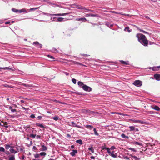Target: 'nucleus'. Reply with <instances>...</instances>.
<instances>
[{"label":"nucleus","mask_w":160,"mask_h":160,"mask_svg":"<svg viewBox=\"0 0 160 160\" xmlns=\"http://www.w3.org/2000/svg\"><path fill=\"white\" fill-rule=\"evenodd\" d=\"M136 37L138 38V41L144 46H148V41L146 37L141 33H138L136 35Z\"/></svg>","instance_id":"nucleus-1"},{"label":"nucleus","mask_w":160,"mask_h":160,"mask_svg":"<svg viewBox=\"0 0 160 160\" xmlns=\"http://www.w3.org/2000/svg\"><path fill=\"white\" fill-rule=\"evenodd\" d=\"M70 13L67 12L64 13H59V14H49L48 13H46L45 14L46 15H49L50 16H65L67 15H68Z\"/></svg>","instance_id":"nucleus-2"},{"label":"nucleus","mask_w":160,"mask_h":160,"mask_svg":"<svg viewBox=\"0 0 160 160\" xmlns=\"http://www.w3.org/2000/svg\"><path fill=\"white\" fill-rule=\"evenodd\" d=\"M133 84L137 87H140L142 85V82L139 80H135L133 83Z\"/></svg>","instance_id":"nucleus-3"},{"label":"nucleus","mask_w":160,"mask_h":160,"mask_svg":"<svg viewBox=\"0 0 160 160\" xmlns=\"http://www.w3.org/2000/svg\"><path fill=\"white\" fill-rule=\"evenodd\" d=\"M82 88L84 90L86 91L90 92L92 90L91 88L86 85H83L82 86Z\"/></svg>","instance_id":"nucleus-4"},{"label":"nucleus","mask_w":160,"mask_h":160,"mask_svg":"<svg viewBox=\"0 0 160 160\" xmlns=\"http://www.w3.org/2000/svg\"><path fill=\"white\" fill-rule=\"evenodd\" d=\"M132 121L133 122L135 123L138 122L141 124H147V122H146L142 121L141 120H132Z\"/></svg>","instance_id":"nucleus-5"},{"label":"nucleus","mask_w":160,"mask_h":160,"mask_svg":"<svg viewBox=\"0 0 160 160\" xmlns=\"http://www.w3.org/2000/svg\"><path fill=\"white\" fill-rule=\"evenodd\" d=\"M87 114H98L99 112H96L95 111H91L90 110H85Z\"/></svg>","instance_id":"nucleus-6"},{"label":"nucleus","mask_w":160,"mask_h":160,"mask_svg":"<svg viewBox=\"0 0 160 160\" xmlns=\"http://www.w3.org/2000/svg\"><path fill=\"white\" fill-rule=\"evenodd\" d=\"M78 151L76 150H73L72 152H70V154L72 157L74 156L75 154L78 153Z\"/></svg>","instance_id":"nucleus-7"},{"label":"nucleus","mask_w":160,"mask_h":160,"mask_svg":"<svg viewBox=\"0 0 160 160\" xmlns=\"http://www.w3.org/2000/svg\"><path fill=\"white\" fill-rule=\"evenodd\" d=\"M154 78L158 81L160 80V74H155L154 76Z\"/></svg>","instance_id":"nucleus-8"},{"label":"nucleus","mask_w":160,"mask_h":160,"mask_svg":"<svg viewBox=\"0 0 160 160\" xmlns=\"http://www.w3.org/2000/svg\"><path fill=\"white\" fill-rule=\"evenodd\" d=\"M152 108L157 111H160V108L158 106L156 105H153Z\"/></svg>","instance_id":"nucleus-9"},{"label":"nucleus","mask_w":160,"mask_h":160,"mask_svg":"<svg viewBox=\"0 0 160 160\" xmlns=\"http://www.w3.org/2000/svg\"><path fill=\"white\" fill-rule=\"evenodd\" d=\"M76 8L78 9H86V8L83 7H82L80 5H77L76 6Z\"/></svg>","instance_id":"nucleus-10"},{"label":"nucleus","mask_w":160,"mask_h":160,"mask_svg":"<svg viewBox=\"0 0 160 160\" xmlns=\"http://www.w3.org/2000/svg\"><path fill=\"white\" fill-rule=\"evenodd\" d=\"M28 10H27L25 8H23L21 10H19V12L20 13L22 12H27Z\"/></svg>","instance_id":"nucleus-11"},{"label":"nucleus","mask_w":160,"mask_h":160,"mask_svg":"<svg viewBox=\"0 0 160 160\" xmlns=\"http://www.w3.org/2000/svg\"><path fill=\"white\" fill-rule=\"evenodd\" d=\"M105 25L109 27V28H112L113 26V25L112 24H110V23L109 22H106L105 23Z\"/></svg>","instance_id":"nucleus-12"},{"label":"nucleus","mask_w":160,"mask_h":160,"mask_svg":"<svg viewBox=\"0 0 160 160\" xmlns=\"http://www.w3.org/2000/svg\"><path fill=\"white\" fill-rule=\"evenodd\" d=\"M22 85L28 88L32 87L33 86L31 84H26L24 83H22Z\"/></svg>","instance_id":"nucleus-13"},{"label":"nucleus","mask_w":160,"mask_h":160,"mask_svg":"<svg viewBox=\"0 0 160 160\" xmlns=\"http://www.w3.org/2000/svg\"><path fill=\"white\" fill-rule=\"evenodd\" d=\"M47 148L44 145H43L42 146V148H41L40 150L42 151H45L47 150Z\"/></svg>","instance_id":"nucleus-14"},{"label":"nucleus","mask_w":160,"mask_h":160,"mask_svg":"<svg viewBox=\"0 0 160 160\" xmlns=\"http://www.w3.org/2000/svg\"><path fill=\"white\" fill-rule=\"evenodd\" d=\"M112 12L113 13H114L121 14V15H125V16H129V14H123L122 12L118 13V12H116L115 11H112Z\"/></svg>","instance_id":"nucleus-15"},{"label":"nucleus","mask_w":160,"mask_h":160,"mask_svg":"<svg viewBox=\"0 0 160 160\" xmlns=\"http://www.w3.org/2000/svg\"><path fill=\"white\" fill-rule=\"evenodd\" d=\"M76 20L78 21H86L87 20L85 18H77Z\"/></svg>","instance_id":"nucleus-16"},{"label":"nucleus","mask_w":160,"mask_h":160,"mask_svg":"<svg viewBox=\"0 0 160 160\" xmlns=\"http://www.w3.org/2000/svg\"><path fill=\"white\" fill-rule=\"evenodd\" d=\"M132 143H133V144H134V145H139V146H142V143H141V142H136V141H135L133 142H132Z\"/></svg>","instance_id":"nucleus-17"},{"label":"nucleus","mask_w":160,"mask_h":160,"mask_svg":"<svg viewBox=\"0 0 160 160\" xmlns=\"http://www.w3.org/2000/svg\"><path fill=\"white\" fill-rule=\"evenodd\" d=\"M120 62H121V63L122 64H125V65H129V64L128 61L126 62V61H124L123 60H121L120 61Z\"/></svg>","instance_id":"nucleus-18"},{"label":"nucleus","mask_w":160,"mask_h":160,"mask_svg":"<svg viewBox=\"0 0 160 160\" xmlns=\"http://www.w3.org/2000/svg\"><path fill=\"white\" fill-rule=\"evenodd\" d=\"M9 109L12 112H15L17 111V110L15 109H13L12 106H10L9 107Z\"/></svg>","instance_id":"nucleus-19"},{"label":"nucleus","mask_w":160,"mask_h":160,"mask_svg":"<svg viewBox=\"0 0 160 160\" xmlns=\"http://www.w3.org/2000/svg\"><path fill=\"white\" fill-rule=\"evenodd\" d=\"M10 151L12 153H17V152L16 151H15L12 148L10 149Z\"/></svg>","instance_id":"nucleus-20"},{"label":"nucleus","mask_w":160,"mask_h":160,"mask_svg":"<svg viewBox=\"0 0 160 160\" xmlns=\"http://www.w3.org/2000/svg\"><path fill=\"white\" fill-rule=\"evenodd\" d=\"M121 136L122 137V138H126L127 139L129 138V137L128 136H126L125 135L124 133L122 134L121 135Z\"/></svg>","instance_id":"nucleus-21"},{"label":"nucleus","mask_w":160,"mask_h":160,"mask_svg":"<svg viewBox=\"0 0 160 160\" xmlns=\"http://www.w3.org/2000/svg\"><path fill=\"white\" fill-rule=\"evenodd\" d=\"M124 30L125 31H127L128 32H131V30L129 29V27H126Z\"/></svg>","instance_id":"nucleus-22"},{"label":"nucleus","mask_w":160,"mask_h":160,"mask_svg":"<svg viewBox=\"0 0 160 160\" xmlns=\"http://www.w3.org/2000/svg\"><path fill=\"white\" fill-rule=\"evenodd\" d=\"M129 128L130 129V131L135 130V127L133 126H131L129 127Z\"/></svg>","instance_id":"nucleus-23"},{"label":"nucleus","mask_w":160,"mask_h":160,"mask_svg":"<svg viewBox=\"0 0 160 160\" xmlns=\"http://www.w3.org/2000/svg\"><path fill=\"white\" fill-rule=\"evenodd\" d=\"M33 44L35 45H39L40 46L39 48H42V45L39 44L38 42L36 41L33 42Z\"/></svg>","instance_id":"nucleus-24"},{"label":"nucleus","mask_w":160,"mask_h":160,"mask_svg":"<svg viewBox=\"0 0 160 160\" xmlns=\"http://www.w3.org/2000/svg\"><path fill=\"white\" fill-rule=\"evenodd\" d=\"M36 125L37 126L41 128H44V126L42 125V124H41L39 123H37L36 124Z\"/></svg>","instance_id":"nucleus-25"},{"label":"nucleus","mask_w":160,"mask_h":160,"mask_svg":"<svg viewBox=\"0 0 160 160\" xmlns=\"http://www.w3.org/2000/svg\"><path fill=\"white\" fill-rule=\"evenodd\" d=\"M71 123L72 124V126L73 127H78V128H80V126L76 125V123L74 122H72Z\"/></svg>","instance_id":"nucleus-26"},{"label":"nucleus","mask_w":160,"mask_h":160,"mask_svg":"<svg viewBox=\"0 0 160 160\" xmlns=\"http://www.w3.org/2000/svg\"><path fill=\"white\" fill-rule=\"evenodd\" d=\"M64 18H58L57 21L58 22H61L63 21Z\"/></svg>","instance_id":"nucleus-27"},{"label":"nucleus","mask_w":160,"mask_h":160,"mask_svg":"<svg viewBox=\"0 0 160 160\" xmlns=\"http://www.w3.org/2000/svg\"><path fill=\"white\" fill-rule=\"evenodd\" d=\"M76 142L77 143H79V144L81 145L82 144V140L81 139H79L76 140Z\"/></svg>","instance_id":"nucleus-28"},{"label":"nucleus","mask_w":160,"mask_h":160,"mask_svg":"<svg viewBox=\"0 0 160 160\" xmlns=\"http://www.w3.org/2000/svg\"><path fill=\"white\" fill-rule=\"evenodd\" d=\"M14 156L13 155H12L11 157H10L9 159V160H15Z\"/></svg>","instance_id":"nucleus-29"},{"label":"nucleus","mask_w":160,"mask_h":160,"mask_svg":"<svg viewBox=\"0 0 160 160\" xmlns=\"http://www.w3.org/2000/svg\"><path fill=\"white\" fill-rule=\"evenodd\" d=\"M110 154L111 156L113 158H116L117 157V155L114 153V151H113L112 153H111Z\"/></svg>","instance_id":"nucleus-30"},{"label":"nucleus","mask_w":160,"mask_h":160,"mask_svg":"<svg viewBox=\"0 0 160 160\" xmlns=\"http://www.w3.org/2000/svg\"><path fill=\"white\" fill-rule=\"evenodd\" d=\"M10 147L13 148V147L12 146H10V145H9L8 144H6V145H5V148L6 149H9V148Z\"/></svg>","instance_id":"nucleus-31"},{"label":"nucleus","mask_w":160,"mask_h":160,"mask_svg":"<svg viewBox=\"0 0 160 160\" xmlns=\"http://www.w3.org/2000/svg\"><path fill=\"white\" fill-rule=\"evenodd\" d=\"M1 69H3L4 70L8 69L12 70V69L9 67H5V68H0V70Z\"/></svg>","instance_id":"nucleus-32"},{"label":"nucleus","mask_w":160,"mask_h":160,"mask_svg":"<svg viewBox=\"0 0 160 160\" xmlns=\"http://www.w3.org/2000/svg\"><path fill=\"white\" fill-rule=\"evenodd\" d=\"M88 149L89 150H90L92 153L94 152V150L92 147L89 148Z\"/></svg>","instance_id":"nucleus-33"},{"label":"nucleus","mask_w":160,"mask_h":160,"mask_svg":"<svg viewBox=\"0 0 160 160\" xmlns=\"http://www.w3.org/2000/svg\"><path fill=\"white\" fill-rule=\"evenodd\" d=\"M78 84L79 86H83L84 85L83 83L82 82H81V81H79L78 82Z\"/></svg>","instance_id":"nucleus-34"},{"label":"nucleus","mask_w":160,"mask_h":160,"mask_svg":"<svg viewBox=\"0 0 160 160\" xmlns=\"http://www.w3.org/2000/svg\"><path fill=\"white\" fill-rule=\"evenodd\" d=\"M93 131H94V134L95 135H97V136H98L99 135L98 133V132L97 131V130H96V128H94Z\"/></svg>","instance_id":"nucleus-35"},{"label":"nucleus","mask_w":160,"mask_h":160,"mask_svg":"<svg viewBox=\"0 0 160 160\" xmlns=\"http://www.w3.org/2000/svg\"><path fill=\"white\" fill-rule=\"evenodd\" d=\"M86 128H89L90 129H91L93 128V127L91 125H87L86 126Z\"/></svg>","instance_id":"nucleus-36"},{"label":"nucleus","mask_w":160,"mask_h":160,"mask_svg":"<svg viewBox=\"0 0 160 160\" xmlns=\"http://www.w3.org/2000/svg\"><path fill=\"white\" fill-rule=\"evenodd\" d=\"M12 10L14 12H19V10L15 8H13L12 9Z\"/></svg>","instance_id":"nucleus-37"},{"label":"nucleus","mask_w":160,"mask_h":160,"mask_svg":"<svg viewBox=\"0 0 160 160\" xmlns=\"http://www.w3.org/2000/svg\"><path fill=\"white\" fill-rule=\"evenodd\" d=\"M0 151L2 152H4L5 151L4 148L3 147H0Z\"/></svg>","instance_id":"nucleus-38"},{"label":"nucleus","mask_w":160,"mask_h":160,"mask_svg":"<svg viewBox=\"0 0 160 160\" xmlns=\"http://www.w3.org/2000/svg\"><path fill=\"white\" fill-rule=\"evenodd\" d=\"M132 157L134 159H135L136 160H139L140 159L139 158H138L136 156H132Z\"/></svg>","instance_id":"nucleus-39"},{"label":"nucleus","mask_w":160,"mask_h":160,"mask_svg":"<svg viewBox=\"0 0 160 160\" xmlns=\"http://www.w3.org/2000/svg\"><path fill=\"white\" fill-rule=\"evenodd\" d=\"M39 8H32L30 9V11H32L33 10H37Z\"/></svg>","instance_id":"nucleus-40"},{"label":"nucleus","mask_w":160,"mask_h":160,"mask_svg":"<svg viewBox=\"0 0 160 160\" xmlns=\"http://www.w3.org/2000/svg\"><path fill=\"white\" fill-rule=\"evenodd\" d=\"M39 155L41 156H45L46 155V153L45 152H41Z\"/></svg>","instance_id":"nucleus-41"},{"label":"nucleus","mask_w":160,"mask_h":160,"mask_svg":"<svg viewBox=\"0 0 160 160\" xmlns=\"http://www.w3.org/2000/svg\"><path fill=\"white\" fill-rule=\"evenodd\" d=\"M54 101H55V102H58V103H61V104H65V103H64V102H60V101H58V100H54Z\"/></svg>","instance_id":"nucleus-42"},{"label":"nucleus","mask_w":160,"mask_h":160,"mask_svg":"<svg viewBox=\"0 0 160 160\" xmlns=\"http://www.w3.org/2000/svg\"><path fill=\"white\" fill-rule=\"evenodd\" d=\"M110 148H106V150H107L108 153H109V154H110L111 153V152L110 151Z\"/></svg>","instance_id":"nucleus-43"},{"label":"nucleus","mask_w":160,"mask_h":160,"mask_svg":"<svg viewBox=\"0 0 160 160\" xmlns=\"http://www.w3.org/2000/svg\"><path fill=\"white\" fill-rule=\"evenodd\" d=\"M139 30L140 31V32H142L144 33H148L147 32H146L143 30H142L141 29H139Z\"/></svg>","instance_id":"nucleus-44"},{"label":"nucleus","mask_w":160,"mask_h":160,"mask_svg":"<svg viewBox=\"0 0 160 160\" xmlns=\"http://www.w3.org/2000/svg\"><path fill=\"white\" fill-rule=\"evenodd\" d=\"M72 82L74 83V84H76V79H74V78H73L72 79Z\"/></svg>","instance_id":"nucleus-45"},{"label":"nucleus","mask_w":160,"mask_h":160,"mask_svg":"<svg viewBox=\"0 0 160 160\" xmlns=\"http://www.w3.org/2000/svg\"><path fill=\"white\" fill-rule=\"evenodd\" d=\"M36 135H34L33 134H31L30 135V137L32 138H35Z\"/></svg>","instance_id":"nucleus-46"},{"label":"nucleus","mask_w":160,"mask_h":160,"mask_svg":"<svg viewBox=\"0 0 160 160\" xmlns=\"http://www.w3.org/2000/svg\"><path fill=\"white\" fill-rule=\"evenodd\" d=\"M39 154H36L34 155V157L35 158H38L39 157Z\"/></svg>","instance_id":"nucleus-47"},{"label":"nucleus","mask_w":160,"mask_h":160,"mask_svg":"<svg viewBox=\"0 0 160 160\" xmlns=\"http://www.w3.org/2000/svg\"><path fill=\"white\" fill-rule=\"evenodd\" d=\"M53 119L54 120H56V121H57V120H58V117H53Z\"/></svg>","instance_id":"nucleus-48"},{"label":"nucleus","mask_w":160,"mask_h":160,"mask_svg":"<svg viewBox=\"0 0 160 160\" xmlns=\"http://www.w3.org/2000/svg\"><path fill=\"white\" fill-rule=\"evenodd\" d=\"M5 87H8V88H13V86H9L8 85H7L6 86H5Z\"/></svg>","instance_id":"nucleus-49"},{"label":"nucleus","mask_w":160,"mask_h":160,"mask_svg":"<svg viewBox=\"0 0 160 160\" xmlns=\"http://www.w3.org/2000/svg\"><path fill=\"white\" fill-rule=\"evenodd\" d=\"M129 150H131L132 151H134V152L136 151V150L134 148H129Z\"/></svg>","instance_id":"nucleus-50"},{"label":"nucleus","mask_w":160,"mask_h":160,"mask_svg":"<svg viewBox=\"0 0 160 160\" xmlns=\"http://www.w3.org/2000/svg\"><path fill=\"white\" fill-rule=\"evenodd\" d=\"M97 15L96 14H91L90 16L91 17H96L97 16Z\"/></svg>","instance_id":"nucleus-51"},{"label":"nucleus","mask_w":160,"mask_h":160,"mask_svg":"<svg viewBox=\"0 0 160 160\" xmlns=\"http://www.w3.org/2000/svg\"><path fill=\"white\" fill-rule=\"evenodd\" d=\"M110 149L113 150L115 148V147L114 146H112L110 148Z\"/></svg>","instance_id":"nucleus-52"},{"label":"nucleus","mask_w":160,"mask_h":160,"mask_svg":"<svg viewBox=\"0 0 160 160\" xmlns=\"http://www.w3.org/2000/svg\"><path fill=\"white\" fill-rule=\"evenodd\" d=\"M48 57H50V58H51V59H54V58H53V57L52 56H50L49 55H48Z\"/></svg>","instance_id":"nucleus-53"},{"label":"nucleus","mask_w":160,"mask_h":160,"mask_svg":"<svg viewBox=\"0 0 160 160\" xmlns=\"http://www.w3.org/2000/svg\"><path fill=\"white\" fill-rule=\"evenodd\" d=\"M30 117L32 118H34L35 117V115L34 114H32L30 116Z\"/></svg>","instance_id":"nucleus-54"},{"label":"nucleus","mask_w":160,"mask_h":160,"mask_svg":"<svg viewBox=\"0 0 160 160\" xmlns=\"http://www.w3.org/2000/svg\"><path fill=\"white\" fill-rule=\"evenodd\" d=\"M74 63L75 64H79L80 65H81L82 64L81 63H79V62H78L76 61H74Z\"/></svg>","instance_id":"nucleus-55"},{"label":"nucleus","mask_w":160,"mask_h":160,"mask_svg":"<svg viewBox=\"0 0 160 160\" xmlns=\"http://www.w3.org/2000/svg\"><path fill=\"white\" fill-rule=\"evenodd\" d=\"M56 19V18L54 17H52L51 18V19L52 20H54L55 19Z\"/></svg>","instance_id":"nucleus-56"},{"label":"nucleus","mask_w":160,"mask_h":160,"mask_svg":"<svg viewBox=\"0 0 160 160\" xmlns=\"http://www.w3.org/2000/svg\"><path fill=\"white\" fill-rule=\"evenodd\" d=\"M107 148L106 147H104L103 146H102V149L103 150L104 149H106V148Z\"/></svg>","instance_id":"nucleus-57"},{"label":"nucleus","mask_w":160,"mask_h":160,"mask_svg":"<svg viewBox=\"0 0 160 160\" xmlns=\"http://www.w3.org/2000/svg\"><path fill=\"white\" fill-rule=\"evenodd\" d=\"M91 14H86V16L87 17H90V16Z\"/></svg>","instance_id":"nucleus-58"},{"label":"nucleus","mask_w":160,"mask_h":160,"mask_svg":"<svg viewBox=\"0 0 160 160\" xmlns=\"http://www.w3.org/2000/svg\"><path fill=\"white\" fill-rule=\"evenodd\" d=\"M33 149L34 150H37V149L36 148V147L35 146H33Z\"/></svg>","instance_id":"nucleus-59"},{"label":"nucleus","mask_w":160,"mask_h":160,"mask_svg":"<svg viewBox=\"0 0 160 160\" xmlns=\"http://www.w3.org/2000/svg\"><path fill=\"white\" fill-rule=\"evenodd\" d=\"M38 119L39 120L41 119V118H42V117L41 116H38Z\"/></svg>","instance_id":"nucleus-60"},{"label":"nucleus","mask_w":160,"mask_h":160,"mask_svg":"<svg viewBox=\"0 0 160 160\" xmlns=\"http://www.w3.org/2000/svg\"><path fill=\"white\" fill-rule=\"evenodd\" d=\"M64 73L66 75H69V73L67 72H64Z\"/></svg>","instance_id":"nucleus-61"},{"label":"nucleus","mask_w":160,"mask_h":160,"mask_svg":"<svg viewBox=\"0 0 160 160\" xmlns=\"http://www.w3.org/2000/svg\"><path fill=\"white\" fill-rule=\"evenodd\" d=\"M82 56H87L88 55L86 54H81Z\"/></svg>","instance_id":"nucleus-62"},{"label":"nucleus","mask_w":160,"mask_h":160,"mask_svg":"<svg viewBox=\"0 0 160 160\" xmlns=\"http://www.w3.org/2000/svg\"><path fill=\"white\" fill-rule=\"evenodd\" d=\"M71 147L73 149V148H74L75 147V146L74 145H71Z\"/></svg>","instance_id":"nucleus-63"},{"label":"nucleus","mask_w":160,"mask_h":160,"mask_svg":"<svg viewBox=\"0 0 160 160\" xmlns=\"http://www.w3.org/2000/svg\"><path fill=\"white\" fill-rule=\"evenodd\" d=\"M90 158L91 159H94L95 158V157L94 156H91Z\"/></svg>","instance_id":"nucleus-64"}]
</instances>
